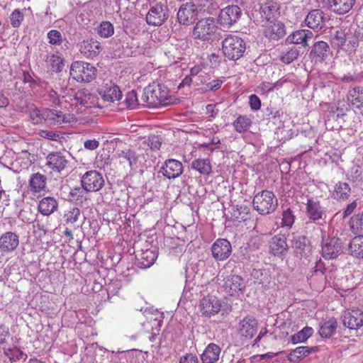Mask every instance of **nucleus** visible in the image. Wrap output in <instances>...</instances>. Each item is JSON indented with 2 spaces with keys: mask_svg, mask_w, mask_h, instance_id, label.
I'll return each mask as SVG.
<instances>
[{
  "mask_svg": "<svg viewBox=\"0 0 363 363\" xmlns=\"http://www.w3.org/2000/svg\"><path fill=\"white\" fill-rule=\"evenodd\" d=\"M313 330L310 327H305L296 334L291 336V340L292 343L297 344L303 342L307 340L312 335Z\"/></svg>",
  "mask_w": 363,
  "mask_h": 363,
  "instance_id": "48",
  "label": "nucleus"
},
{
  "mask_svg": "<svg viewBox=\"0 0 363 363\" xmlns=\"http://www.w3.org/2000/svg\"><path fill=\"white\" fill-rule=\"evenodd\" d=\"M279 9V6L277 2L272 0H267L261 5L259 12L262 17L269 21L274 20Z\"/></svg>",
  "mask_w": 363,
  "mask_h": 363,
  "instance_id": "31",
  "label": "nucleus"
},
{
  "mask_svg": "<svg viewBox=\"0 0 363 363\" xmlns=\"http://www.w3.org/2000/svg\"><path fill=\"white\" fill-rule=\"evenodd\" d=\"M249 104L252 110L257 111L261 108V100L255 94L250 96Z\"/></svg>",
  "mask_w": 363,
  "mask_h": 363,
  "instance_id": "62",
  "label": "nucleus"
},
{
  "mask_svg": "<svg viewBox=\"0 0 363 363\" xmlns=\"http://www.w3.org/2000/svg\"><path fill=\"white\" fill-rule=\"evenodd\" d=\"M278 206V200L274 194L269 190L257 193L252 199L254 209L260 215L273 213Z\"/></svg>",
  "mask_w": 363,
  "mask_h": 363,
  "instance_id": "2",
  "label": "nucleus"
},
{
  "mask_svg": "<svg viewBox=\"0 0 363 363\" xmlns=\"http://www.w3.org/2000/svg\"><path fill=\"white\" fill-rule=\"evenodd\" d=\"M295 216L290 208H287L282 213L281 226L291 228L294 223Z\"/></svg>",
  "mask_w": 363,
  "mask_h": 363,
  "instance_id": "52",
  "label": "nucleus"
},
{
  "mask_svg": "<svg viewBox=\"0 0 363 363\" xmlns=\"http://www.w3.org/2000/svg\"><path fill=\"white\" fill-rule=\"evenodd\" d=\"M330 41L333 48H343L347 42L345 32L342 29L337 30L335 33L331 35Z\"/></svg>",
  "mask_w": 363,
  "mask_h": 363,
  "instance_id": "45",
  "label": "nucleus"
},
{
  "mask_svg": "<svg viewBox=\"0 0 363 363\" xmlns=\"http://www.w3.org/2000/svg\"><path fill=\"white\" fill-rule=\"evenodd\" d=\"M84 190L88 192L98 191L104 185V179L101 174L96 170L86 172L81 178Z\"/></svg>",
  "mask_w": 363,
  "mask_h": 363,
  "instance_id": "11",
  "label": "nucleus"
},
{
  "mask_svg": "<svg viewBox=\"0 0 363 363\" xmlns=\"http://www.w3.org/2000/svg\"><path fill=\"white\" fill-rule=\"evenodd\" d=\"M168 17L169 13L167 6L162 4H156L150 8L146 15V22L150 26H160L167 20Z\"/></svg>",
  "mask_w": 363,
  "mask_h": 363,
  "instance_id": "12",
  "label": "nucleus"
},
{
  "mask_svg": "<svg viewBox=\"0 0 363 363\" xmlns=\"http://www.w3.org/2000/svg\"><path fill=\"white\" fill-rule=\"evenodd\" d=\"M44 115L46 117V121L52 124L71 123L77 121L74 113L56 109L44 108Z\"/></svg>",
  "mask_w": 363,
  "mask_h": 363,
  "instance_id": "14",
  "label": "nucleus"
},
{
  "mask_svg": "<svg viewBox=\"0 0 363 363\" xmlns=\"http://www.w3.org/2000/svg\"><path fill=\"white\" fill-rule=\"evenodd\" d=\"M48 42L51 45H60L62 43V36L60 31L51 30L48 33Z\"/></svg>",
  "mask_w": 363,
  "mask_h": 363,
  "instance_id": "55",
  "label": "nucleus"
},
{
  "mask_svg": "<svg viewBox=\"0 0 363 363\" xmlns=\"http://www.w3.org/2000/svg\"><path fill=\"white\" fill-rule=\"evenodd\" d=\"M38 134L40 137L50 140L57 141L59 139V135L53 130H40Z\"/></svg>",
  "mask_w": 363,
  "mask_h": 363,
  "instance_id": "61",
  "label": "nucleus"
},
{
  "mask_svg": "<svg viewBox=\"0 0 363 363\" xmlns=\"http://www.w3.org/2000/svg\"><path fill=\"white\" fill-rule=\"evenodd\" d=\"M316 350L315 347L299 346L289 352L288 359L291 362H298L300 360L306 357L311 353L314 352Z\"/></svg>",
  "mask_w": 363,
  "mask_h": 363,
  "instance_id": "34",
  "label": "nucleus"
},
{
  "mask_svg": "<svg viewBox=\"0 0 363 363\" xmlns=\"http://www.w3.org/2000/svg\"><path fill=\"white\" fill-rule=\"evenodd\" d=\"M306 213L308 218L314 221L321 219L324 214L320 203L312 199L307 201Z\"/></svg>",
  "mask_w": 363,
  "mask_h": 363,
  "instance_id": "35",
  "label": "nucleus"
},
{
  "mask_svg": "<svg viewBox=\"0 0 363 363\" xmlns=\"http://www.w3.org/2000/svg\"><path fill=\"white\" fill-rule=\"evenodd\" d=\"M58 203L56 199L47 196L41 199L38 203V211L43 216H50L57 211Z\"/></svg>",
  "mask_w": 363,
  "mask_h": 363,
  "instance_id": "33",
  "label": "nucleus"
},
{
  "mask_svg": "<svg viewBox=\"0 0 363 363\" xmlns=\"http://www.w3.org/2000/svg\"><path fill=\"white\" fill-rule=\"evenodd\" d=\"M117 159L123 168H131L137 161V156L134 150L125 149L117 153Z\"/></svg>",
  "mask_w": 363,
  "mask_h": 363,
  "instance_id": "32",
  "label": "nucleus"
},
{
  "mask_svg": "<svg viewBox=\"0 0 363 363\" xmlns=\"http://www.w3.org/2000/svg\"><path fill=\"white\" fill-rule=\"evenodd\" d=\"M80 217V209L77 207H72L65 211L63 219L67 225L75 228V223L79 220Z\"/></svg>",
  "mask_w": 363,
  "mask_h": 363,
  "instance_id": "42",
  "label": "nucleus"
},
{
  "mask_svg": "<svg viewBox=\"0 0 363 363\" xmlns=\"http://www.w3.org/2000/svg\"><path fill=\"white\" fill-rule=\"evenodd\" d=\"M349 226L353 233L363 232V214L357 213L352 216L350 219Z\"/></svg>",
  "mask_w": 363,
  "mask_h": 363,
  "instance_id": "46",
  "label": "nucleus"
},
{
  "mask_svg": "<svg viewBox=\"0 0 363 363\" xmlns=\"http://www.w3.org/2000/svg\"><path fill=\"white\" fill-rule=\"evenodd\" d=\"M337 327V323L336 320L330 318L321 324L319 328V334L323 337H330L335 334Z\"/></svg>",
  "mask_w": 363,
  "mask_h": 363,
  "instance_id": "40",
  "label": "nucleus"
},
{
  "mask_svg": "<svg viewBox=\"0 0 363 363\" xmlns=\"http://www.w3.org/2000/svg\"><path fill=\"white\" fill-rule=\"evenodd\" d=\"M179 363H199V359L195 354H186L181 357Z\"/></svg>",
  "mask_w": 363,
  "mask_h": 363,
  "instance_id": "63",
  "label": "nucleus"
},
{
  "mask_svg": "<svg viewBox=\"0 0 363 363\" xmlns=\"http://www.w3.org/2000/svg\"><path fill=\"white\" fill-rule=\"evenodd\" d=\"M222 308V302L216 296L207 294L199 301V310L202 316L211 318L218 314Z\"/></svg>",
  "mask_w": 363,
  "mask_h": 363,
  "instance_id": "7",
  "label": "nucleus"
},
{
  "mask_svg": "<svg viewBox=\"0 0 363 363\" xmlns=\"http://www.w3.org/2000/svg\"><path fill=\"white\" fill-rule=\"evenodd\" d=\"M205 71L203 69V67L200 65H195L190 69L189 75L186 76L182 82L178 86L179 89L184 87L186 86H189L194 80H196V78L200 76Z\"/></svg>",
  "mask_w": 363,
  "mask_h": 363,
  "instance_id": "41",
  "label": "nucleus"
},
{
  "mask_svg": "<svg viewBox=\"0 0 363 363\" xmlns=\"http://www.w3.org/2000/svg\"><path fill=\"white\" fill-rule=\"evenodd\" d=\"M298 50L293 48L281 55V60L286 64H290L298 57Z\"/></svg>",
  "mask_w": 363,
  "mask_h": 363,
  "instance_id": "56",
  "label": "nucleus"
},
{
  "mask_svg": "<svg viewBox=\"0 0 363 363\" xmlns=\"http://www.w3.org/2000/svg\"><path fill=\"white\" fill-rule=\"evenodd\" d=\"M46 62L52 71L55 72H61L64 67L63 58L58 52L49 55Z\"/></svg>",
  "mask_w": 363,
  "mask_h": 363,
  "instance_id": "44",
  "label": "nucleus"
},
{
  "mask_svg": "<svg viewBox=\"0 0 363 363\" xmlns=\"http://www.w3.org/2000/svg\"><path fill=\"white\" fill-rule=\"evenodd\" d=\"M246 50L244 40L235 35L228 34L222 41V52L229 60L241 58Z\"/></svg>",
  "mask_w": 363,
  "mask_h": 363,
  "instance_id": "1",
  "label": "nucleus"
},
{
  "mask_svg": "<svg viewBox=\"0 0 363 363\" xmlns=\"http://www.w3.org/2000/svg\"><path fill=\"white\" fill-rule=\"evenodd\" d=\"M348 250L350 254L353 257L363 259V235H357L352 238Z\"/></svg>",
  "mask_w": 363,
  "mask_h": 363,
  "instance_id": "38",
  "label": "nucleus"
},
{
  "mask_svg": "<svg viewBox=\"0 0 363 363\" xmlns=\"http://www.w3.org/2000/svg\"><path fill=\"white\" fill-rule=\"evenodd\" d=\"M262 339H265V340H275L276 337L272 333H268V331L266 328H262L258 336L255 340V344H259Z\"/></svg>",
  "mask_w": 363,
  "mask_h": 363,
  "instance_id": "59",
  "label": "nucleus"
},
{
  "mask_svg": "<svg viewBox=\"0 0 363 363\" xmlns=\"http://www.w3.org/2000/svg\"><path fill=\"white\" fill-rule=\"evenodd\" d=\"M47 178L45 175L38 172L32 174L28 180V189L33 194H40L45 190Z\"/></svg>",
  "mask_w": 363,
  "mask_h": 363,
  "instance_id": "25",
  "label": "nucleus"
},
{
  "mask_svg": "<svg viewBox=\"0 0 363 363\" xmlns=\"http://www.w3.org/2000/svg\"><path fill=\"white\" fill-rule=\"evenodd\" d=\"M98 34L102 38H108L114 33L113 26L109 21H103L97 29Z\"/></svg>",
  "mask_w": 363,
  "mask_h": 363,
  "instance_id": "51",
  "label": "nucleus"
},
{
  "mask_svg": "<svg viewBox=\"0 0 363 363\" xmlns=\"http://www.w3.org/2000/svg\"><path fill=\"white\" fill-rule=\"evenodd\" d=\"M328 2L333 12L342 15L348 13L352 9L355 0H328Z\"/></svg>",
  "mask_w": 363,
  "mask_h": 363,
  "instance_id": "30",
  "label": "nucleus"
},
{
  "mask_svg": "<svg viewBox=\"0 0 363 363\" xmlns=\"http://www.w3.org/2000/svg\"><path fill=\"white\" fill-rule=\"evenodd\" d=\"M264 35L267 38L277 40L285 35L284 25L279 21H269L264 29Z\"/></svg>",
  "mask_w": 363,
  "mask_h": 363,
  "instance_id": "28",
  "label": "nucleus"
},
{
  "mask_svg": "<svg viewBox=\"0 0 363 363\" xmlns=\"http://www.w3.org/2000/svg\"><path fill=\"white\" fill-rule=\"evenodd\" d=\"M68 161L61 152H52L46 157L45 166L54 172H60L65 169Z\"/></svg>",
  "mask_w": 363,
  "mask_h": 363,
  "instance_id": "17",
  "label": "nucleus"
},
{
  "mask_svg": "<svg viewBox=\"0 0 363 363\" xmlns=\"http://www.w3.org/2000/svg\"><path fill=\"white\" fill-rule=\"evenodd\" d=\"M342 252V242L340 238L333 237L323 239L321 245V254L325 259L337 258Z\"/></svg>",
  "mask_w": 363,
  "mask_h": 363,
  "instance_id": "13",
  "label": "nucleus"
},
{
  "mask_svg": "<svg viewBox=\"0 0 363 363\" xmlns=\"http://www.w3.org/2000/svg\"><path fill=\"white\" fill-rule=\"evenodd\" d=\"M97 69L90 63L74 61L69 70L70 77L77 82L89 83L96 77Z\"/></svg>",
  "mask_w": 363,
  "mask_h": 363,
  "instance_id": "3",
  "label": "nucleus"
},
{
  "mask_svg": "<svg viewBox=\"0 0 363 363\" xmlns=\"http://www.w3.org/2000/svg\"><path fill=\"white\" fill-rule=\"evenodd\" d=\"M351 194V188L346 182H339L335 186L333 196L337 201H345L347 200Z\"/></svg>",
  "mask_w": 363,
  "mask_h": 363,
  "instance_id": "36",
  "label": "nucleus"
},
{
  "mask_svg": "<svg viewBox=\"0 0 363 363\" xmlns=\"http://www.w3.org/2000/svg\"><path fill=\"white\" fill-rule=\"evenodd\" d=\"M306 24L313 30L321 29L325 25L324 13L320 9L311 11L305 18Z\"/></svg>",
  "mask_w": 363,
  "mask_h": 363,
  "instance_id": "24",
  "label": "nucleus"
},
{
  "mask_svg": "<svg viewBox=\"0 0 363 363\" xmlns=\"http://www.w3.org/2000/svg\"><path fill=\"white\" fill-rule=\"evenodd\" d=\"M347 99L352 106L356 108L363 106V87L357 86L350 89L348 92Z\"/></svg>",
  "mask_w": 363,
  "mask_h": 363,
  "instance_id": "39",
  "label": "nucleus"
},
{
  "mask_svg": "<svg viewBox=\"0 0 363 363\" xmlns=\"http://www.w3.org/2000/svg\"><path fill=\"white\" fill-rule=\"evenodd\" d=\"M218 281H224L223 287L224 291L230 296H234L242 292L245 284L240 276L236 274L225 275L223 270H220L217 275Z\"/></svg>",
  "mask_w": 363,
  "mask_h": 363,
  "instance_id": "6",
  "label": "nucleus"
},
{
  "mask_svg": "<svg viewBox=\"0 0 363 363\" xmlns=\"http://www.w3.org/2000/svg\"><path fill=\"white\" fill-rule=\"evenodd\" d=\"M329 46L324 41H318L312 47L310 58L315 62H322L328 56Z\"/></svg>",
  "mask_w": 363,
  "mask_h": 363,
  "instance_id": "26",
  "label": "nucleus"
},
{
  "mask_svg": "<svg viewBox=\"0 0 363 363\" xmlns=\"http://www.w3.org/2000/svg\"><path fill=\"white\" fill-rule=\"evenodd\" d=\"M19 245V236L11 231L5 232L0 236V252L9 254L15 251Z\"/></svg>",
  "mask_w": 363,
  "mask_h": 363,
  "instance_id": "19",
  "label": "nucleus"
},
{
  "mask_svg": "<svg viewBox=\"0 0 363 363\" xmlns=\"http://www.w3.org/2000/svg\"><path fill=\"white\" fill-rule=\"evenodd\" d=\"M217 30V26L213 18L208 17L200 19L194 27L192 35L194 38L201 41L211 40Z\"/></svg>",
  "mask_w": 363,
  "mask_h": 363,
  "instance_id": "4",
  "label": "nucleus"
},
{
  "mask_svg": "<svg viewBox=\"0 0 363 363\" xmlns=\"http://www.w3.org/2000/svg\"><path fill=\"white\" fill-rule=\"evenodd\" d=\"M258 328V320L254 316L247 315L239 321L237 330L242 340H248L255 336Z\"/></svg>",
  "mask_w": 363,
  "mask_h": 363,
  "instance_id": "8",
  "label": "nucleus"
},
{
  "mask_svg": "<svg viewBox=\"0 0 363 363\" xmlns=\"http://www.w3.org/2000/svg\"><path fill=\"white\" fill-rule=\"evenodd\" d=\"M231 251L230 242L226 239L216 240L211 247L212 255L216 260L223 261L228 259L231 255Z\"/></svg>",
  "mask_w": 363,
  "mask_h": 363,
  "instance_id": "18",
  "label": "nucleus"
},
{
  "mask_svg": "<svg viewBox=\"0 0 363 363\" xmlns=\"http://www.w3.org/2000/svg\"><path fill=\"white\" fill-rule=\"evenodd\" d=\"M288 250L286 237L284 234L274 235L269 242V252L275 257L284 256Z\"/></svg>",
  "mask_w": 363,
  "mask_h": 363,
  "instance_id": "15",
  "label": "nucleus"
},
{
  "mask_svg": "<svg viewBox=\"0 0 363 363\" xmlns=\"http://www.w3.org/2000/svg\"><path fill=\"white\" fill-rule=\"evenodd\" d=\"M101 99L108 103H114L121 99L123 94L118 86L111 80H104L97 89Z\"/></svg>",
  "mask_w": 363,
  "mask_h": 363,
  "instance_id": "10",
  "label": "nucleus"
},
{
  "mask_svg": "<svg viewBox=\"0 0 363 363\" xmlns=\"http://www.w3.org/2000/svg\"><path fill=\"white\" fill-rule=\"evenodd\" d=\"M147 145L152 150H158L161 147L162 142L158 135H152L148 137Z\"/></svg>",
  "mask_w": 363,
  "mask_h": 363,
  "instance_id": "60",
  "label": "nucleus"
},
{
  "mask_svg": "<svg viewBox=\"0 0 363 363\" xmlns=\"http://www.w3.org/2000/svg\"><path fill=\"white\" fill-rule=\"evenodd\" d=\"M274 85L272 83L264 82L258 86V89L262 94H267L272 91Z\"/></svg>",
  "mask_w": 363,
  "mask_h": 363,
  "instance_id": "64",
  "label": "nucleus"
},
{
  "mask_svg": "<svg viewBox=\"0 0 363 363\" xmlns=\"http://www.w3.org/2000/svg\"><path fill=\"white\" fill-rule=\"evenodd\" d=\"M242 16V11L237 5H230L223 9L218 15V21L225 28H230Z\"/></svg>",
  "mask_w": 363,
  "mask_h": 363,
  "instance_id": "9",
  "label": "nucleus"
},
{
  "mask_svg": "<svg viewBox=\"0 0 363 363\" xmlns=\"http://www.w3.org/2000/svg\"><path fill=\"white\" fill-rule=\"evenodd\" d=\"M5 354L8 357L11 363L18 362L21 360H26L27 357L26 354L16 347L8 349L5 352Z\"/></svg>",
  "mask_w": 363,
  "mask_h": 363,
  "instance_id": "49",
  "label": "nucleus"
},
{
  "mask_svg": "<svg viewBox=\"0 0 363 363\" xmlns=\"http://www.w3.org/2000/svg\"><path fill=\"white\" fill-rule=\"evenodd\" d=\"M29 116L34 124L41 123L44 121H46V117L44 115V109L40 111L36 108H30L29 111Z\"/></svg>",
  "mask_w": 363,
  "mask_h": 363,
  "instance_id": "53",
  "label": "nucleus"
},
{
  "mask_svg": "<svg viewBox=\"0 0 363 363\" xmlns=\"http://www.w3.org/2000/svg\"><path fill=\"white\" fill-rule=\"evenodd\" d=\"M198 11L193 3L183 4L178 12L177 18L180 24L190 25L197 18Z\"/></svg>",
  "mask_w": 363,
  "mask_h": 363,
  "instance_id": "16",
  "label": "nucleus"
},
{
  "mask_svg": "<svg viewBox=\"0 0 363 363\" xmlns=\"http://www.w3.org/2000/svg\"><path fill=\"white\" fill-rule=\"evenodd\" d=\"M221 352L220 347L215 343H210L201 355L203 363H216Z\"/></svg>",
  "mask_w": 363,
  "mask_h": 363,
  "instance_id": "27",
  "label": "nucleus"
},
{
  "mask_svg": "<svg viewBox=\"0 0 363 363\" xmlns=\"http://www.w3.org/2000/svg\"><path fill=\"white\" fill-rule=\"evenodd\" d=\"M145 95L148 104L152 106H167L171 104L172 99L167 89L161 84H153L147 87Z\"/></svg>",
  "mask_w": 363,
  "mask_h": 363,
  "instance_id": "5",
  "label": "nucleus"
},
{
  "mask_svg": "<svg viewBox=\"0 0 363 363\" xmlns=\"http://www.w3.org/2000/svg\"><path fill=\"white\" fill-rule=\"evenodd\" d=\"M211 79V75L204 72L200 76L196 78V80L191 83L196 91L200 94H203L204 89L206 86L208 80Z\"/></svg>",
  "mask_w": 363,
  "mask_h": 363,
  "instance_id": "50",
  "label": "nucleus"
},
{
  "mask_svg": "<svg viewBox=\"0 0 363 363\" xmlns=\"http://www.w3.org/2000/svg\"><path fill=\"white\" fill-rule=\"evenodd\" d=\"M343 324L350 330H358L363 325V311L359 308L347 310L343 315Z\"/></svg>",
  "mask_w": 363,
  "mask_h": 363,
  "instance_id": "21",
  "label": "nucleus"
},
{
  "mask_svg": "<svg viewBox=\"0 0 363 363\" xmlns=\"http://www.w3.org/2000/svg\"><path fill=\"white\" fill-rule=\"evenodd\" d=\"M125 104L130 108H135L138 105L137 94L135 91L128 92L125 97Z\"/></svg>",
  "mask_w": 363,
  "mask_h": 363,
  "instance_id": "58",
  "label": "nucleus"
},
{
  "mask_svg": "<svg viewBox=\"0 0 363 363\" xmlns=\"http://www.w3.org/2000/svg\"><path fill=\"white\" fill-rule=\"evenodd\" d=\"M233 125L236 132L240 133H245L250 128L252 121L246 115H240L234 121Z\"/></svg>",
  "mask_w": 363,
  "mask_h": 363,
  "instance_id": "43",
  "label": "nucleus"
},
{
  "mask_svg": "<svg viewBox=\"0 0 363 363\" xmlns=\"http://www.w3.org/2000/svg\"><path fill=\"white\" fill-rule=\"evenodd\" d=\"M79 50L85 57L94 59L101 53L103 48L98 40L91 38L81 42Z\"/></svg>",
  "mask_w": 363,
  "mask_h": 363,
  "instance_id": "20",
  "label": "nucleus"
},
{
  "mask_svg": "<svg viewBox=\"0 0 363 363\" xmlns=\"http://www.w3.org/2000/svg\"><path fill=\"white\" fill-rule=\"evenodd\" d=\"M74 100L76 104H79L86 108L99 106V98L97 96L86 89L78 90L74 95Z\"/></svg>",
  "mask_w": 363,
  "mask_h": 363,
  "instance_id": "23",
  "label": "nucleus"
},
{
  "mask_svg": "<svg viewBox=\"0 0 363 363\" xmlns=\"http://www.w3.org/2000/svg\"><path fill=\"white\" fill-rule=\"evenodd\" d=\"M223 80L220 79H209L208 80L206 86L204 89L203 94L216 91L220 89L223 84Z\"/></svg>",
  "mask_w": 363,
  "mask_h": 363,
  "instance_id": "57",
  "label": "nucleus"
},
{
  "mask_svg": "<svg viewBox=\"0 0 363 363\" xmlns=\"http://www.w3.org/2000/svg\"><path fill=\"white\" fill-rule=\"evenodd\" d=\"M11 24L13 28H17L20 27L22 21L24 19V14L18 9H15L10 15L9 16Z\"/></svg>",
  "mask_w": 363,
  "mask_h": 363,
  "instance_id": "54",
  "label": "nucleus"
},
{
  "mask_svg": "<svg viewBox=\"0 0 363 363\" xmlns=\"http://www.w3.org/2000/svg\"><path fill=\"white\" fill-rule=\"evenodd\" d=\"M191 167L203 175H209L212 171L211 163L208 158H198L193 160Z\"/></svg>",
  "mask_w": 363,
  "mask_h": 363,
  "instance_id": "37",
  "label": "nucleus"
},
{
  "mask_svg": "<svg viewBox=\"0 0 363 363\" xmlns=\"http://www.w3.org/2000/svg\"><path fill=\"white\" fill-rule=\"evenodd\" d=\"M184 170L182 163L174 159H168L165 160L161 167V172L163 176L171 179L179 177Z\"/></svg>",
  "mask_w": 363,
  "mask_h": 363,
  "instance_id": "22",
  "label": "nucleus"
},
{
  "mask_svg": "<svg viewBox=\"0 0 363 363\" xmlns=\"http://www.w3.org/2000/svg\"><path fill=\"white\" fill-rule=\"evenodd\" d=\"M313 33L310 30H298L289 35L286 40L289 43L301 44L303 46L308 45V40L311 39Z\"/></svg>",
  "mask_w": 363,
  "mask_h": 363,
  "instance_id": "29",
  "label": "nucleus"
},
{
  "mask_svg": "<svg viewBox=\"0 0 363 363\" xmlns=\"http://www.w3.org/2000/svg\"><path fill=\"white\" fill-rule=\"evenodd\" d=\"M157 259V255L151 250L143 251L140 257V265L142 267L147 268L152 266Z\"/></svg>",
  "mask_w": 363,
  "mask_h": 363,
  "instance_id": "47",
  "label": "nucleus"
}]
</instances>
